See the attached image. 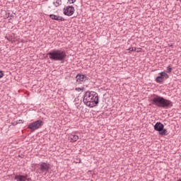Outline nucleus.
<instances>
[{
  "label": "nucleus",
  "mask_w": 181,
  "mask_h": 181,
  "mask_svg": "<svg viewBox=\"0 0 181 181\" xmlns=\"http://www.w3.org/2000/svg\"><path fill=\"white\" fill-rule=\"evenodd\" d=\"M129 50L130 52H135V51L136 50V48H134V47H130V48H129Z\"/></svg>",
  "instance_id": "2eb2a0df"
},
{
  "label": "nucleus",
  "mask_w": 181,
  "mask_h": 181,
  "mask_svg": "<svg viewBox=\"0 0 181 181\" xmlns=\"http://www.w3.org/2000/svg\"><path fill=\"white\" fill-rule=\"evenodd\" d=\"M76 10L73 6H67L64 8V13L66 16H71Z\"/></svg>",
  "instance_id": "6e6552de"
},
{
  "label": "nucleus",
  "mask_w": 181,
  "mask_h": 181,
  "mask_svg": "<svg viewBox=\"0 0 181 181\" xmlns=\"http://www.w3.org/2000/svg\"><path fill=\"white\" fill-rule=\"evenodd\" d=\"M47 55L51 60H54L55 62H62L67 57L66 51L60 49H54L49 52Z\"/></svg>",
  "instance_id": "f03ea898"
},
{
  "label": "nucleus",
  "mask_w": 181,
  "mask_h": 181,
  "mask_svg": "<svg viewBox=\"0 0 181 181\" xmlns=\"http://www.w3.org/2000/svg\"><path fill=\"white\" fill-rule=\"evenodd\" d=\"M153 104L157 105L158 107H169L172 103L170 100H168L160 96H156L151 100Z\"/></svg>",
  "instance_id": "7ed1b4c3"
},
{
  "label": "nucleus",
  "mask_w": 181,
  "mask_h": 181,
  "mask_svg": "<svg viewBox=\"0 0 181 181\" xmlns=\"http://www.w3.org/2000/svg\"><path fill=\"white\" fill-rule=\"evenodd\" d=\"M76 91H78V93H83L84 91V87H82V88H76Z\"/></svg>",
  "instance_id": "ddd939ff"
},
{
  "label": "nucleus",
  "mask_w": 181,
  "mask_h": 181,
  "mask_svg": "<svg viewBox=\"0 0 181 181\" xmlns=\"http://www.w3.org/2000/svg\"><path fill=\"white\" fill-rule=\"evenodd\" d=\"M18 124H23V120L22 119L18 120Z\"/></svg>",
  "instance_id": "6ab92c4d"
},
{
  "label": "nucleus",
  "mask_w": 181,
  "mask_h": 181,
  "mask_svg": "<svg viewBox=\"0 0 181 181\" xmlns=\"http://www.w3.org/2000/svg\"><path fill=\"white\" fill-rule=\"evenodd\" d=\"M54 6L57 7L61 5V3H60V1H55V2H54Z\"/></svg>",
  "instance_id": "4468645a"
},
{
  "label": "nucleus",
  "mask_w": 181,
  "mask_h": 181,
  "mask_svg": "<svg viewBox=\"0 0 181 181\" xmlns=\"http://www.w3.org/2000/svg\"><path fill=\"white\" fill-rule=\"evenodd\" d=\"M4 71H0V78H2V77H4Z\"/></svg>",
  "instance_id": "dca6fc26"
},
{
  "label": "nucleus",
  "mask_w": 181,
  "mask_h": 181,
  "mask_svg": "<svg viewBox=\"0 0 181 181\" xmlns=\"http://www.w3.org/2000/svg\"><path fill=\"white\" fill-rule=\"evenodd\" d=\"M167 70H168V73H172V68L170 66H168Z\"/></svg>",
  "instance_id": "f3484780"
},
{
  "label": "nucleus",
  "mask_w": 181,
  "mask_h": 181,
  "mask_svg": "<svg viewBox=\"0 0 181 181\" xmlns=\"http://www.w3.org/2000/svg\"><path fill=\"white\" fill-rule=\"evenodd\" d=\"M14 179L17 181H26L28 178L25 175H16Z\"/></svg>",
  "instance_id": "9d476101"
},
{
  "label": "nucleus",
  "mask_w": 181,
  "mask_h": 181,
  "mask_svg": "<svg viewBox=\"0 0 181 181\" xmlns=\"http://www.w3.org/2000/svg\"><path fill=\"white\" fill-rule=\"evenodd\" d=\"M69 4H74L76 2V0H68Z\"/></svg>",
  "instance_id": "a211bd4d"
},
{
  "label": "nucleus",
  "mask_w": 181,
  "mask_h": 181,
  "mask_svg": "<svg viewBox=\"0 0 181 181\" xmlns=\"http://www.w3.org/2000/svg\"><path fill=\"white\" fill-rule=\"evenodd\" d=\"M49 18H51V19H53V21H64V18L60 16H56L54 14H51L49 16Z\"/></svg>",
  "instance_id": "1a4fd4ad"
},
{
  "label": "nucleus",
  "mask_w": 181,
  "mask_h": 181,
  "mask_svg": "<svg viewBox=\"0 0 181 181\" xmlns=\"http://www.w3.org/2000/svg\"><path fill=\"white\" fill-rule=\"evenodd\" d=\"M37 170L38 173L42 174L47 172L50 169V164L47 163H40Z\"/></svg>",
  "instance_id": "423d86ee"
},
{
  "label": "nucleus",
  "mask_w": 181,
  "mask_h": 181,
  "mask_svg": "<svg viewBox=\"0 0 181 181\" xmlns=\"http://www.w3.org/2000/svg\"><path fill=\"white\" fill-rule=\"evenodd\" d=\"M164 128L165 126L160 122H157L154 125L155 131H158L159 132V135H161L162 136H163L164 135H168V130Z\"/></svg>",
  "instance_id": "20e7f679"
},
{
  "label": "nucleus",
  "mask_w": 181,
  "mask_h": 181,
  "mask_svg": "<svg viewBox=\"0 0 181 181\" xmlns=\"http://www.w3.org/2000/svg\"><path fill=\"white\" fill-rule=\"evenodd\" d=\"M43 125V122L42 120H37L33 123H30L28 125L29 129H31L33 132L39 129Z\"/></svg>",
  "instance_id": "39448f33"
},
{
  "label": "nucleus",
  "mask_w": 181,
  "mask_h": 181,
  "mask_svg": "<svg viewBox=\"0 0 181 181\" xmlns=\"http://www.w3.org/2000/svg\"><path fill=\"white\" fill-rule=\"evenodd\" d=\"M158 75L159 76L156 78V81H157V83H163L165 80L169 78V75H168L165 71L159 73Z\"/></svg>",
  "instance_id": "0eeeda50"
},
{
  "label": "nucleus",
  "mask_w": 181,
  "mask_h": 181,
  "mask_svg": "<svg viewBox=\"0 0 181 181\" xmlns=\"http://www.w3.org/2000/svg\"><path fill=\"white\" fill-rule=\"evenodd\" d=\"M69 141H71V142H76L78 141V136L71 134L69 136Z\"/></svg>",
  "instance_id": "9b49d317"
},
{
  "label": "nucleus",
  "mask_w": 181,
  "mask_h": 181,
  "mask_svg": "<svg viewBox=\"0 0 181 181\" xmlns=\"http://www.w3.org/2000/svg\"><path fill=\"white\" fill-rule=\"evenodd\" d=\"M86 77L84 75H78L76 76V81H79V83H81V81H84L86 80Z\"/></svg>",
  "instance_id": "f8f14e48"
},
{
  "label": "nucleus",
  "mask_w": 181,
  "mask_h": 181,
  "mask_svg": "<svg viewBox=\"0 0 181 181\" xmlns=\"http://www.w3.org/2000/svg\"><path fill=\"white\" fill-rule=\"evenodd\" d=\"M83 103L90 108L96 107L98 105V94L93 91L86 92L83 95Z\"/></svg>",
  "instance_id": "f257e3e1"
}]
</instances>
